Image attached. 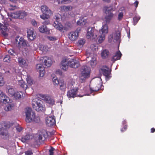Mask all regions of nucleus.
<instances>
[{"instance_id":"5","label":"nucleus","mask_w":155,"mask_h":155,"mask_svg":"<svg viewBox=\"0 0 155 155\" xmlns=\"http://www.w3.org/2000/svg\"><path fill=\"white\" fill-rule=\"evenodd\" d=\"M81 31V28H78L75 31L70 32L68 34L69 39L71 41H76L79 36V34Z\"/></svg>"},{"instance_id":"3","label":"nucleus","mask_w":155,"mask_h":155,"mask_svg":"<svg viewBox=\"0 0 155 155\" xmlns=\"http://www.w3.org/2000/svg\"><path fill=\"white\" fill-rule=\"evenodd\" d=\"M25 113L26 121L27 123L32 122L34 118L35 117V113L32 111L31 109L30 108H27Z\"/></svg>"},{"instance_id":"16","label":"nucleus","mask_w":155,"mask_h":155,"mask_svg":"<svg viewBox=\"0 0 155 155\" xmlns=\"http://www.w3.org/2000/svg\"><path fill=\"white\" fill-rule=\"evenodd\" d=\"M8 97H7L2 91H0V101L5 104L8 102Z\"/></svg>"},{"instance_id":"44","label":"nucleus","mask_w":155,"mask_h":155,"mask_svg":"<svg viewBox=\"0 0 155 155\" xmlns=\"http://www.w3.org/2000/svg\"><path fill=\"white\" fill-rule=\"evenodd\" d=\"M3 60L4 62H10L11 61L10 56L8 55H5V56L4 57Z\"/></svg>"},{"instance_id":"18","label":"nucleus","mask_w":155,"mask_h":155,"mask_svg":"<svg viewBox=\"0 0 155 155\" xmlns=\"http://www.w3.org/2000/svg\"><path fill=\"white\" fill-rule=\"evenodd\" d=\"M8 30L6 26L0 23V31H1L2 34L4 36H8Z\"/></svg>"},{"instance_id":"37","label":"nucleus","mask_w":155,"mask_h":155,"mask_svg":"<svg viewBox=\"0 0 155 155\" xmlns=\"http://www.w3.org/2000/svg\"><path fill=\"white\" fill-rule=\"evenodd\" d=\"M105 39V35L104 34H101L98 39V42L101 43L103 42Z\"/></svg>"},{"instance_id":"62","label":"nucleus","mask_w":155,"mask_h":155,"mask_svg":"<svg viewBox=\"0 0 155 155\" xmlns=\"http://www.w3.org/2000/svg\"><path fill=\"white\" fill-rule=\"evenodd\" d=\"M126 123H127V122H126V120H124L123 121V125H127Z\"/></svg>"},{"instance_id":"60","label":"nucleus","mask_w":155,"mask_h":155,"mask_svg":"<svg viewBox=\"0 0 155 155\" xmlns=\"http://www.w3.org/2000/svg\"><path fill=\"white\" fill-rule=\"evenodd\" d=\"M155 131V129L153 128H152L150 129V132L151 133H154Z\"/></svg>"},{"instance_id":"17","label":"nucleus","mask_w":155,"mask_h":155,"mask_svg":"<svg viewBox=\"0 0 155 155\" xmlns=\"http://www.w3.org/2000/svg\"><path fill=\"white\" fill-rule=\"evenodd\" d=\"M68 65L67 59L66 58L63 59L61 61L60 66L61 69L63 70L66 71L68 69Z\"/></svg>"},{"instance_id":"10","label":"nucleus","mask_w":155,"mask_h":155,"mask_svg":"<svg viewBox=\"0 0 155 155\" xmlns=\"http://www.w3.org/2000/svg\"><path fill=\"white\" fill-rule=\"evenodd\" d=\"M19 37H17L15 40L17 42H18V44L19 46L20 47L21 46L25 47L28 46V44L27 42V41L24 39L23 38L21 37L19 39Z\"/></svg>"},{"instance_id":"51","label":"nucleus","mask_w":155,"mask_h":155,"mask_svg":"<svg viewBox=\"0 0 155 155\" xmlns=\"http://www.w3.org/2000/svg\"><path fill=\"white\" fill-rule=\"evenodd\" d=\"M25 154L26 155H31L33 154V153L31 150H28L25 152Z\"/></svg>"},{"instance_id":"56","label":"nucleus","mask_w":155,"mask_h":155,"mask_svg":"<svg viewBox=\"0 0 155 155\" xmlns=\"http://www.w3.org/2000/svg\"><path fill=\"white\" fill-rule=\"evenodd\" d=\"M127 129V125H124V127L121 129V131L122 132L124 131Z\"/></svg>"},{"instance_id":"7","label":"nucleus","mask_w":155,"mask_h":155,"mask_svg":"<svg viewBox=\"0 0 155 155\" xmlns=\"http://www.w3.org/2000/svg\"><path fill=\"white\" fill-rule=\"evenodd\" d=\"M81 74L84 78L89 77L90 76L91 69L87 66H83L81 69Z\"/></svg>"},{"instance_id":"26","label":"nucleus","mask_w":155,"mask_h":155,"mask_svg":"<svg viewBox=\"0 0 155 155\" xmlns=\"http://www.w3.org/2000/svg\"><path fill=\"white\" fill-rule=\"evenodd\" d=\"M32 137L31 135L29 134H27L23 137L21 139V141L23 143H25L31 139H32Z\"/></svg>"},{"instance_id":"45","label":"nucleus","mask_w":155,"mask_h":155,"mask_svg":"<svg viewBox=\"0 0 155 155\" xmlns=\"http://www.w3.org/2000/svg\"><path fill=\"white\" fill-rule=\"evenodd\" d=\"M124 16V13L122 12L119 13L118 17V20L119 21H120L123 18Z\"/></svg>"},{"instance_id":"4","label":"nucleus","mask_w":155,"mask_h":155,"mask_svg":"<svg viewBox=\"0 0 155 155\" xmlns=\"http://www.w3.org/2000/svg\"><path fill=\"white\" fill-rule=\"evenodd\" d=\"M104 8L105 9V13L106 14L105 17V20L107 23H109L113 19L114 15L111 12L112 10L111 8L107 6H105Z\"/></svg>"},{"instance_id":"13","label":"nucleus","mask_w":155,"mask_h":155,"mask_svg":"<svg viewBox=\"0 0 155 155\" xmlns=\"http://www.w3.org/2000/svg\"><path fill=\"white\" fill-rule=\"evenodd\" d=\"M69 66L71 68H77L80 65L79 62L76 60L71 59L68 61H67Z\"/></svg>"},{"instance_id":"63","label":"nucleus","mask_w":155,"mask_h":155,"mask_svg":"<svg viewBox=\"0 0 155 155\" xmlns=\"http://www.w3.org/2000/svg\"><path fill=\"white\" fill-rule=\"evenodd\" d=\"M103 1L107 2H110V0H103Z\"/></svg>"},{"instance_id":"54","label":"nucleus","mask_w":155,"mask_h":155,"mask_svg":"<svg viewBox=\"0 0 155 155\" xmlns=\"http://www.w3.org/2000/svg\"><path fill=\"white\" fill-rule=\"evenodd\" d=\"M3 78L1 75V74L0 73V84H2L3 83Z\"/></svg>"},{"instance_id":"31","label":"nucleus","mask_w":155,"mask_h":155,"mask_svg":"<svg viewBox=\"0 0 155 155\" xmlns=\"http://www.w3.org/2000/svg\"><path fill=\"white\" fill-rule=\"evenodd\" d=\"M87 22V20L86 19H81L77 21V24L79 25H84Z\"/></svg>"},{"instance_id":"30","label":"nucleus","mask_w":155,"mask_h":155,"mask_svg":"<svg viewBox=\"0 0 155 155\" xmlns=\"http://www.w3.org/2000/svg\"><path fill=\"white\" fill-rule=\"evenodd\" d=\"M85 42L86 40L85 39L81 38L78 40L77 43V45L78 46L80 47H82Z\"/></svg>"},{"instance_id":"2","label":"nucleus","mask_w":155,"mask_h":155,"mask_svg":"<svg viewBox=\"0 0 155 155\" xmlns=\"http://www.w3.org/2000/svg\"><path fill=\"white\" fill-rule=\"evenodd\" d=\"M41 10L42 13V15L40 16V18L43 19H48L52 15V12L45 5L41 7Z\"/></svg>"},{"instance_id":"9","label":"nucleus","mask_w":155,"mask_h":155,"mask_svg":"<svg viewBox=\"0 0 155 155\" xmlns=\"http://www.w3.org/2000/svg\"><path fill=\"white\" fill-rule=\"evenodd\" d=\"M48 132L45 130H42L40 132L38 138L40 142L43 141L48 137Z\"/></svg>"},{"instance_id":"15","label":"nucleus","mask_w":155,"mask_h":155,"mask_svg":"<svg viewBox=\"0 0 155 155\" xmlns=\"http://www.w3.org/2000/svg\"><path fill=\"white\" fill-rule=\"evenodd\" d=\"M36 68L39 72L40 76L43 77L45 72V68L42 64H38L36 65Z\"/></svg>"},{"instance_id":"35","label":"nucleus","mask_w":155,"mask_h":155,"mask_svg":"<svg viewBox=\"0 0 155 155\" xmlns=\"http://www.w3.org/2000/svg\"><path fill=\"white\" fill-rule=\"evenodd\" d=\"M19 18L20 19L24 17L25 16L27 15V13L26 12L23 11H19Z\"/></svg>"},{"instance_id":"12","label":"nucleus","mask_w":155,"mask_h":155,"mask_svg":"<svg viewBox=\"0 0 155 155\" xmlns=\"http://www.w3.org/2000/svg\"><path fill=\"white\" fill-rule=\"evenodd\" d=\"M27 34L28 39L32 41L35 39L36 35L34 33L33 29L32 28L27 29Z\"/></svg>"},{"instance_id":"43","label":"nucleus","mask_w":155,"mask_h":155,"mask_svg":"<svg viewBox=\"0 0 155 155\" xmlns=\"http://www.w3.org/2000/svg\"><path fill=\"white\" fill-rule=\"evenodd\" d=\"M26 80L28 83L29 85H31L33 83V81L31 77L29 76H27V77L26 78Z\"/></svg>"},{"instance_id":"8","label":"nucleus","mask_w":155,"mask_h":155,"mask_svg":"<svg viewBox=\"0 0 155 155\" xmlns=\"http://www.w3.org/2000/svg\"><path fill=\"white\" fill-rule=\"evenodd\" d=\"M56 21H54V27L57 30L62 32L63 30H65V28L60 23H59L58 21L59 19V18L55 16Z\"/></svg>"},{"instance_id":"24","label":"nucleus","mask_w":155,"mask_h":155,"mask_svg":"<svg viewBox=\"0 0 155 155\" xmlns=\"http://www.w3.org/2000/svg\"><path fill=\"white\" fill-rule=\"evenodd\" d=\"M18 61L19 65L21 67H23L25 65H26V60L22 57H19L18 58Z\"/></svg>"},{"instance_id":"48","label":"nucleus","mask_w":155,"mask_h":155,"mask_svg":"<svg viewBox=\"0 0 155 155\" xmlns=\"http://www.w3.org/2000/svg\"><path fill=\"white\" fill-rule=\"evenodd\" d=\"M47 38L51 41H54L57 40L56 37H55L48 36Z\"/></svg>"},{"instance_id":"21","label":"nucleus","mask_w":155,"mask_h":155,"mask_svg":"<svg viewBox=\"0 0 155 155\" xmlns=\"http://www.w3.org/2000/svg\"><path fill=\"white\" fill-rule=\"evenodd\" d=\"M94 29L91 28H88L87 32V38H90L94 36Z\"/></svg>"},{"instance_id":"41","label":"nucleus","mask_w":155,"mask_h":155,"mask_svg":"<svg viewBox=\"0 0 155 155\" xmlns=\"http://www.w3.org/2000/svg\"><path fill=\"white\" fill-rule=\"evenodd\" d=\"M121 33L119 31H118L116 32V35L115 36V39L117 41H118L120 39L121 37Z\"/></svg>"},{"instance_id":"38","label":"nucleus","mask_w":155,"mask_h":155,"mask_svg":"<svg viewBox=\"0 0 155 155\" xmlns=\"http://www.w3.org/2000/svg\"><path fill=\"white\" fill-rule=\"evenodd\" d=\"M53 82L55 86H58L60 82H59L58 78L56 77H54L52 79Z\"/></svg>"},{"instance_id":"11","label":"nucleus","mask_w":155,"mask_h":155,"mask_svg":"<svg viewBox=\"0 0 155 155\" xmlns=\"http://www.w3.org/2000/svg\"><path fill=\"white\" fill-rule=\"evenodd\" d=\"M78 89L75 87L74 89L69 90L68 92L67 95L69 98H74L76 96Z\"/></svg>"},{"instance_id":"58","label":"nucleus","mask_w":155,"mask_h":155,"mask_svg":"<svg viewBox=\"0 0 155 155\" xmlns=\"http://www.w3.org/2000/svg\"><path fill=\"white\" fill-rule=\"evenodd\" d=\"M32 25L34 26H36L37 25V23L35 20H32Z\"/></svg>"},{"instance_id":"42","label":"nucleus","mask_w":155,"mask_h":155,"mask_svg":"<svg viewBox=\"0 0 155 155\" xmlns=\"http://www.w3.org/2000/svg\"><path fill=\"white\" fill-rule=\"evenodd\" d=\"M61 10L62 11H67L69 10L70 8L69 6H61Z\"/></svg>"},{"instance_id":"50","label":"nucleus","mask_w":155,"mask_h":155,"mask_svg":"<svg viewBox=\"0 0 155 155\" xmlns=\"http://www.w3.org/2000/svg\"><path fill=\"white\" fill-rule=\"evenodd\" d=\"M12 109L11 105L10 104H8L7 105L5 108V110L6 111H9Z\"/></svg>"},{"instance_id":"1","label":"nucleus","mask_w":155,"mask_h":155,"mask_svg":"<svg viewBox=\"0 0 155 155\" xmlns=\"http://www.w3.org/2000/svg\"><path fill=\"white\" fill-rule=\"evenodd\" d=\"M32 105L33 108L37 111H42L45 110V106L42 101L40 100H33L32 102Z\"/></svg>"},{"instance_id":"28","label":"nucleus","mask_w":155,"mask_h":155,"mask_svg":"<svg viewBox=\"0 0 155 155\" xmlns=\"http://www.w3.org/2000/svg\"><path fill=\"white\" fill-rule=\"evenodd\" d=\"M45 58H46V59H45L44 60L45 65L48 67L50 66L52 63V61L50 58H47L46 57H45Z\"/></svg>"},{"instance_id":"14","label":"nucleus","mask_w":155,"mask_h":155,"mask_svg":"<svg viewBox=\"0 0 155 155\" xmlns=\"http://www.w3.org/2000/svg\"><path fill=\"white\" fill-rule=\"evenodd\" d=\"M45 120L46 124L48 126H51L55 124V119L53 117H47L46 118Z\"/></svg>"},{"instance_id":"46","label":"nucleus","mask_w":155,"mask_h":155,"mask_svg":"<svg viewBox=\"0 0 155 155\" xmlns=\"http://www.w3.org/2000/svg\"><path fill=\"white\" fill-rule=\"evenodd\" d=\"M40 121V118L39 117H35H35L34 118V119L32 120V122H35V123H39Z\"/></svg>"},{"instance_id":"6","label":"nucleus","mask_w":155,"mask_h":155,"mask_svg":"<svg viewBox=\"0 0 155 155\" xmlns=\"http://www.w3.org/2000/svg\"><path fill=\"white\" fill-rule=\"evenodd\" d=\"M39 96L41 99L51 105H53L55 104L54 100L48 95L40 94Z\"/></svg>"},{"instance_id":"61","label":"nucleus","mask_w":155,"mask_h":155,"mask_svg":"<svg viewBox=\"0 0 155 155\" xmlns=\"http://www.w3.org/2000/svg\"><path fill=\"white\" fill-rule=\"evenodd\" d=\"M1 134L2 136L6 135V133L4 132H2L1 133Z\"/></svg>"},{"instance_id":"22","label":"nucleus","mask_w":155,"mask_h":155,"mask_svg":"<svg viewBox=\"0 0 155 155\" xmlns=\"http://www.w3.org/2000/svg\"><path fill=\"white\" fill-rule=\"evenodd\" d=\"M108 27L107 24L103 25L102 28L99 31V33L100 34H105L108 32Z\"/></svg>"},{"instance_id":"64","label":"nucleus","mask_w":155,"mask_h":155,"mask_svg":"<svg viewBox=\"0 0 155 155\" xmlns=\"http://www.w3.org/2000/svg\"><path fill=\"white\" fill-rule=\"evenodd\" d=\"M128 37L129 38L130 37V33H129V34L128 35Z\"/></svg>"},{"instance_id":"34","label":"nucleus","mask_w":155,"mask_h":155,"mask_svg":"<svg viewBox=\"0 0 155 155\" xmlns=\"http://www.w3.org/2000/svg\"><path fill=\"white\" fill-rule=\"evenodd\" d=\"M18 14H20L19 13V11H17L15 12L12 13L10 15V16L13 18H19V15Z\"/></svg>"},{"instance_id":"52","label":"nucleus","mask_w":155,"mask_h":155,"mask_svg":"<svg viewBox=\"0 0 155 155\" xmlns=\"http://www.w3.org/2000/svg\"><path fill=\"white\" fill-rule=\"evenodd\" d=\"M139 20V18L137 17H134L133 18V20L134 23H137L138 22Z\"/></svg>"},{"instance_id":"49","label":"nucleus","mask_w":155,"mask_h":155,"mask_svg":"<svg viewBox=\"0 0 155 155\" xmlns=\"http://www.w3.org/2000/svg\"><path fill=\"white\" fill-rule=\"evenodd\" d=\"M54 149L52 147H51L50 149L49 150V155H54L53 151Z\"/></svg>"},{"instance_id":"29","label":"nucleus","mask_w":155,"mask_h":155,"mask_svg":"<svg viewBox=\"0 0 155 155\" xmlns=\"http://www.w3.org/2000/svg\"><path fill=\"white\" fill-rule=\"evenodd\" d=\"M18 84L24 89H26L28 87L27 84L22 80L18 81Z\"/></svg>"},{"instance_id":"20","label":"nucleus","mask_w":155,"mask_h":155,"mask_svg":"<svg viewBox=\"0 0 155 155\" xmlns=\"http://www.w3.org/2000/svg\"><path fill=\"white\" fill-rule=\"evenodd\" d=\"M121 55L122 54L119 51H117L115 55L112 57L111 61L114 62L120 59V58Z\"/></svg>"},{"instance_id":"55","label":"nucleus","mask_w":155,"mask_h":155,"mask_svg":"<svg viewBox=\"0 0 155 155\" xmlns=\"http://www.w3.org/2000/svg\"><path fill=\"white\" fill-rule=\"evenodd\" d=\"M16 129L17 131L20 132L22 130V128L21 127H16Z\"/></svg>"},{"instance_id":"27","label":"nucleus","mask_w":155,"mask_h":155,"mask_svg":"<svg viewBox=\"0 0 155 155\" xmlns=\"http://www.w3.org/2000/svg\"><path fill=\"white\" fill-rule=\"evenodd\" d=\"M109 51L106 49L103 51L101 53V55L102 58L104 59L107 58L109 55Z\"/></svg>"},{"instance_id":"19","label":"nucleus","mask_w":155,"mask_h":155,"mask_svg":"<svg viewBox=\"0 0 155 155\" xmlns=\"http://www.w3.org/2000/svg\"><path fill=\"white\" fill-rule=\"evenodd\" d=\"M39 29L41 32L45 33L46 34H49L50 33V30L48 29L45 25L41 26L39 28Z\"/></svg>"},{"instance_id":"53","label":"nucleus","mask_w":155,"mask_h":155,"mask_svg":"<svg viewBox=\"0 0 155 155\" xmlns=\"http://www.w3.org/2000/svg\"><path fill=\"white\" fill-rule=\"evenodd\" d=\"M55 73L56 74L61 75L62 74V72L61 70L58 69L56 71Z\"/></svg>"},{"instance_id":"25","label":"nucleus","mask_w":155,"mask_h":155,"mask_svg":"<svg viewBox=\"0 0 155 155\" xmlns=\"http://www.w3.org/2000/svg\"><path fill=\"white\" fill-rule=\"evenodd\" d=\"M107 69L103 68L101 69L102 73L106 78H108L109 77V75L110 73L109 71V68L107 67H106Z\"/></svg>"},{"instance_id":"57","label":"nucleus","mask_w":155,"mask_h":155,"mask_svg":"<svg viewBox=\"0 0 155 155\" xmlns=\"http://www.w3.org/2000/svg\"><path fill=\"white\" fill-rule=\"evenodd\" d=\"M138 3H139V2L137 1H135V2H134V5L135 6V7H136V8H137V7L138 6Z\"/></svg>"},{"instance_id":"47","label":"nucleus","mask_w":155,"mask_h":155,"mask_svg":"<svg viewBox=\"0 0 155 155\" xmlns=\"http://www.w3.org/2000/svg\"><path fill=\"white\" fill-rule=\"evenodd\" d=\"M8 53L11 55H14V54H16V53L15 51L13 49H11L8 51Z\"/></svg>"},{"instance_id":"33","label":"nucleus","mask_w":155,"mask_h":155,"mask_svg":"<svg viewBox=\"0 0 155 155\" xmlns=\"http://www.w3.org/2000/svg\"><path fill=\"white\" fill-rule=\"evenodd\" d=\"M8 93V95L12 97H13L14 95L15 92L14 89L13 88L11 87H9V88H8L6 91Z\"/></svg>"},{"instance_id":"23","label":"nucleus","mask_w":155,"mask_h":155,"mask_svg":"<svg viewBox=\"0 0 155 155\" xmlns=\"http://www.w3.org/2000/svg\"><path fill=\"white\" fill-rule=\"evenodd\" d=\"M59 89L61 91L64 93L66 90V85L64 81L61 82L59 83Z\"/></svg>"},{"instance_id":"59","label":"nucleus","mask_w":155,"mask_h":155,"mask_svg":"<svg viewBox=\"0 0 155 155\" xmlns=\"http://www.w3.org/2000/svg\"><path fill=\"white\" fill-rule=\"evenodd\" d=\"M49 22L48 21H45L44 22H43V25H45L49 24Z\"/></svg>"},{"instance_id":"39","label":"nucleus","mask_w":155,"mask_h":155,"mask_svg":"<svg viewBox=\"0 0 155 155\" xmlns=\"http://www.w3.org/2000/svg\"><path fill=\"white\" fill-rule=\"evenodd\" d=\"M99 89V87H97V86H96L95 87H94L93 88L91 87H90V92L91 93H93L94 92H97L98 91Z\"/></svg>"},{"instance_id":"40","label":"nucleus","mask_w":155,"mask_h":155,"mask_svg":"<svg viewBox=\"0 0 155 155\" xmlns=\"http://www.w3.org/2000/svg\"><path fill=\"white\" fill-rule=\"evenodd\" d=\"M18 8L15 5L13 4H10L9 6L8 9L10 11L14 10L17 9Z\"/></svg>"},{"instance_id":"32","label":"nucleus","mask_w":155,"mask_h":155,"mask_svg":"<svg viewBox=\"0 0 155 155\" xmlns=\"http://www.w3.org/2000/svg\"><path fill=\"white\" fill-rule=\"evenodd\" d=\"M23 93L21 92H15L13 97L16 99H19L21 98V96H23Z\"/></svg>"},{"instance_id":"36","label":"nucleus","mask_w":155,"mask_h":155,"mask_svg":"<svg viewBox=\"0 0 155 155\" xmlns=\"http://www.w3.org/2000/svg\"><path fill=\"white\" fill-rule=\"evenodd\" d=\"M59 4H66L71 2L72 0H57Z\"/></svg>"}]
</instances>
